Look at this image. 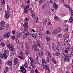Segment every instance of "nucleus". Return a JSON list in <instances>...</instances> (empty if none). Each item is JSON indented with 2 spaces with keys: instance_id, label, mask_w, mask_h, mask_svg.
I'll return each instance as SVG.
<instances>
[{
  "instance_id": "obj_31",
  "label": "nucleus",
  "mask_w": 73,
  "mask_h": 73,
  "mask_svg": "<svg viewBox=\"0 0 73 73\" xmlns=\"http://www.w3.org/2000/svg\"><path fill=\"white\" fill-rule=\"evenodd\" d=\"M67 46L68 50H70V49L71 48V47H70V44H68Z\"/></svg>"
},
{
  "instance_id": "obj_21",
  "label": "nucleus",
  "mask_w": 73,
  "mask_h": 73,
  "mask_svg": "<svg viewBox=\"0 0 73 73\" xmlns=\"http://www.w3.org/2000/svg\"><path fill=\"white\" fill-rule=\"evenodd\" d=\"M57 32L56 29H55L52 32V33L53 35H56L57 34Z\"/></svg>"
},
{
  "instance_id": "obj_10",
  "label": "nucleus",
  "mask_w": 73,
  "mask_h": 73,
  "mask_svg": "<svg viewBox=\"0 0 73 73\" xmlns=\"http://www.w3.org/2000/svg\"><path fill=\"white\" fill-rule=\"evenodd\" d=\"M36 35L38 37H39L40 38H41L42 36V34L41 32L38 31L36 33Z\"/></svg>"
},
{
  "instance_id": "obj_39",
  "label": "nucleus",
  "mask_w": 73,
  "mask_h": 73,
  "mask_svg": "<svg viewBox=\"0 0 73 73\" xmlns=\"http://www.w3.org/2000/svg\"><path fill=\"white\" fill-rule=\"evenodd\" d=\"M44 1H45V0H41L39 1V3L40 4H42V3H43Z\"/></svg>"
},
{
  "instance_id": "obj_2",
  "label": "nucleus",
  "mask_w": 73,
  "mask_h": 73,
  "mask_svg": "<svg viewBox=\"0 0 73 73\" xmlns=\"http://www.w3.org/2000/svg\"><path fill=\"white\" fill-rule=\"evenodd\" d=\"M70 10V11L71 12V14L72 17H70V19L69 20V22H70L71 23H72L73 22V18L72 17H73V10L72 9H71Z\"/></svg>"
},
{
  "instance_id": "obj_62",
  "label": "nucleus",
  "mask_w": 73,
  "mask_h": 73,
  "mask_svg": "<svg viewBox=\"0 0 73 73\" xmlns=\"http://www.w3.org/2000/svg\"><path fill=\"white\" fill-rule=\"evenodd\" d=\"M31 71V73H35V72L34 70H32Z\"/></svg>"
},
{
  "instance_id": "obj_25",
  "label": "nucleus",
  "mask_w": 73,
  "mask_h": 73,
  "mask_svg": "<svg viewBox=\"0 0 73 73\" xmlns=\"http://www.w3.org/2000/svg\"><path fill=\"white\" fill-rule=\"evenodd\" d=\"M58 33H60L61 32V29L60 28H57L56 29Z\"/></svg>"
},
{
  "instance_id": "obj_64",
  "label": "nucleus",
  "mask_w": 73,
  "mask_h": 73,
  "mask_svg": "<svg viewBox=\"0 0 73 73\" xmlns=\"http://www.w3.org/2000/svg\"><path fill=\"white\" fill-rule=\"evenodd\" d=\"M38 22V20L37 19H36L35 20V23H36Z\"/></svg>"
},
{
  "instance_id": "obj_28",
  "label": "nucleus",
  "mask_w": 73,
  "mask_h": 73,
  "mask_svg": "<svg viewBox=\"0 0 73 73\" xmlns=\"http://www.w3.org/2000/svg\"><path fill=\"white\" fill-rule=\"evenodd\" d=\"M68 56V55H66V54L64 53L63 54H62V57H66Z\"/></svg>"
},
{
  "instance_id": "obj_34",
  "label": "nucleus",
  "mask_w": 73,
  "mask_h": 73,
  "mask_svg": "<svg viewBox=\"0 0 73 73\" xmlns=\"http://www.w3.org/2000/svg\"><path fill=\"white\" fill-rule=\"evenodd\" d=\"M52 61L54 63V64H56V60H55V59L54 58H53L52 59Z\"/></svg>"
},
{
  "instance_id": "obj_36",
  "label": "nucleus",
  "mask_w": 73,
  "mask_h": 73,
  "mask_svg": "<svg viewBox=\"0 0 73 73\" xmlns=\"http://www.w3.org/2000/svg\"><path fill=\"white\" fill-rule=\"evenodd\" d=\"M64 37L66 40V38H69V35H68V34H66L64 35Z\"/></svg>"
},
{
  "instance_id": "obj_42",
  "label": "nucleus",
  "mask_w": 73,
  "mask_h": 73,
  "mask_svg": "<svg viewBox=\"0 0 73 73\" xmlns=\"http://www.w3.org/2000/svg\"><path fill=\"white\" fill-rule=\"evenodd\" d=\"M18 58H19L21 60H23L24 58H23V57L21 56H18Z\"/></svg>"
},
{
  "instance_id": "obj_22",
  "label": "nucleus",
  "mask_w": 73,
  "mask_h": 73,
  "mask_svg": "<svg viewBox=\"0 0 73 73\" xmlns=\"http://www.w3.org/2000/svg\"><path fill=\"white\" fill-rule=\"evenodd\" d=\"M64 5L65 7H66V8H68V9H69V11H70V10L71 9V8H70V7H69V5H67L65 4H64Z\"/></svg>"
},
{
  "instance_id": "obj_6",
  "label": "nucleus",
  "mask_w": 73,
  "mask_h": 73,
  "mask_svg": "<svg viewBox=\"0 0 73 73\" xmlns=\"http://www.w3.org/2000/svg\"><path fill=\"white\" fill-rule=\"evenodd\" d=\"M9 36H10V32H9L7 33H5L3 35V37L5 38H9Z\"/></svg>"
},
{
  "instance_id": "obj_29",
  "label": "nucleus",
  "mask_w": 73,
  "mask_h": 73,
  "mask_svg": "<svg viewBox=\"0 0 73 73\" xmlns=\"http://www.w3.org/2000/svg\"><path fill=\"white\" fill-rule=\"evenodd\" d=\"M1 46H2V47H4V46H5V45L4 42H1Z\"/></svg>"
},
{
  "instance_id": "obj_48",
  "label": "nucleus",
  "mask_w": 73,
  "mask_h": 73,
  "mask_svg": "<svg viewBox=\"0 0 73 73\" xmlns=\"http://www.w3.org/2000/svg\"><path fill=\"white\" fill-rule=\"evenodd\" d=\"M27 65H28V63H27L25 62V64L24 66H25V68H27L28 67V66H27Z\"/></svg>"
},
{
  "instance_id": "obj_16",
  "label": "nucleus",
  "mask_w": 73,
  "mask_h": 73,
  "mask_svg": "<svg viewBox=\"0 0 73 73\" xmlns=\"http://www.w3.org/2000/svg\"><path fill=\"white\" fill-rule=\"evenodd\" d=\"M25 49H26L27 50H28L29 49V46L27 43H25Z\"/></svg>"
},
{
  "instance_id": "obj_33",
  "label": "nucleus",
  "mask_w": 73,
  "mask_h": 73,
  "mask_svg": "<svg viewBox=\"0 0 73 73\" xmlns=\"http://www.w3.org/2000/svg\"><path fill=\"white\" fill-rule=\"evenodd\" d=\"M54 19L55 20H56V21H58L60 20V19L56 16L54 17Z\"/></svg>"
},
{
  "instance_id": "obj_40",
  "label": "nucleus",
  "mask_w": 73,
  "mask_h": 73,
  "mask_svg": "<svg viewBox=\"0 0 73 73\" xmlns=\"http://www.w3.org/2000/svg\"><path fill=\"white\" fill-rule=\"evenodd\" d=\"M62 34H59L58 35V37L60 38L62 37Z\"/></svg>"
},
{
  "instance_id": "obj_56",
  "label": "nucleus",
  "mask_w": 73,
  "mask_h": 73,
  "mask_svg": "<svg viewBox=\"0 0 73 73\" xmlns=\"http://www.w3.org/2000/svg\"><path fill=\"white\" fill-rule=\"evenodd\" d=\"M47 22V20H45L43 22L44 25H45L46 24V23Z\"/></svg>"
},
{
  "instance_id": "obj_27",
  "label": "nucleus",
  "mask_w": 73,
  "mask_h": 73,
  "mask_svg": "<svg viewBox=\"0 0 73 73\" xmlns=\"http://www.w3.org/2000/svg\"><path fill=\"white\" fill-rule=\"evenodd\" d=\"M35 64H36V62H34V63H32V67L34 69H35Z\"/></svg>"
},
{
  "instance_id": "obj_32",
  "label": "nucleus",
  "mask_w": 73,
  "mask_h": 73,
  "mask_svg": "<svg viewBox=\"0 0 73 73\" xmlns=\"http://www.w3.org/2000/svg\"><path fill=\"white\" fill-rule=\"evenodd\" d=\"M30 15H31V16H32L33 19H34V18H35V14H34V13H33V12L31 13Z\"/></svg>"
},
{
  "instance_id": "obj_11",
  "label": "nucleus",
  "mask_w": 73,
  "mask_h": 73,
  "mask_svg": "<svg viewBox=\"0 0 73 73\" xmlns=\"http://www.w3.org/2000/svg\"><path fill=\"white\" fill-rule=\"evenodd\" d=\"M5 18H9V12H5Z\"/></svg>"
},
{
  "instance_id": "obj_18",
  "label": "nucleus",
  "mask_w": 73,
  "mask_h": 73,
  "mask_svg": "<svg viewBox=\"0 0 73 73\" xmlns=\"http://www.w3.org/2000/svg\"><path fill=\"white\" fill-rule=\"evenodd\" d=\"M1 3L2 6H4L5 4V0H1Z\"/></svg>"
},
{
  "instance_id": "obj_37",
  "label": "nucleus",
  "mask_w": 73,
  "mask_h": 73,
  "mask_svg": "<svg viewBox=\"0 0 73 73\" xmlns=\"http://www.w3.org/2000/svg\"><path fill=\"white\" fill-rule=\"evenodd\" d=\"M48 54L49 57H52V54L50 53V52L49 51L48 52Z\"/></svg>"
},
{
  "instance_id": "obj_15",
  "label": "nucleus",
  "mask_w": 73,
  "mask_h": 73,
  "mask_svg": "<svg viewBox=\"0 0 73 73\" xmlns=\"http://www.w3.org/2000/svg\"><path fill=\"white\" fill-rule=\"evenodd\" d=\"M12 61L9 60H8L6 64H7V65H9V66H12Z\"/></svg>"
},
{
  "instance_id": "obj_5",
  "label": "nucleus",
  "mask_w": 73,
  "mask_h": 73,
  "mask_svg": "<svg viewBox=\"0 0 73 73\" xmlns=\"http://www.w3.org/2000/svg\"><path fill=\"white\" fill-rule=\"evenodd\" d=\"M7 46L8 48H9V50L10 51H13V50H15V48L13 47V45H10L9 44H8Z\"/></svg>"
},
{
  "instance_id": "obj_41",
  "label": "nucleus",
  "mask_w": 73,
  "mask_h": 73,
  "mask_svg": "<svg viewBox=\"0 0 73 73\" xmlns=\"http://www.w3.org/2000/svg\"><path fill=\"white\" fill-rule=\"evenodd\" d=\"M68 30L69 29H68V27L67 28H66L64 30V32L66 33L68 32Z\"/></svg>"
},
{
  "instance_id": "obj_55",
  "label": "nucleus",
  "mask_w": 73,
  "mask_h": 73,
  "mask_svg": "<svg viewBox=\"0 0 73 73\" xmlns=\"http://www.w3.org/2000/svg\"><path fill=\"white\" fill-rule=\"evenodd\" d=\"M19 53L21 55H23V52L22 51H20L19 52Z\"/></svg>"
},
{
  "instance_id": "obj_7",
  "label": "nucleus",
  "mask_w": 73,
  "mask_h": 73,
  "mask_svg": "<svg viewBox=\"0 0 73 73\" xmlns=\"http://www.w3.org/2000/svg\"><path fill=\"white\" fill-rule=\"evenodd\" d=\"M36 46H38L37 45H35V46H32V50H33V51H37V52H38V51H39V48H37Z\"/></svg>"
},
{
  "instance_id": "obj_45",
  "label": "nucleus",
  "mask_w": 73,
  "mask_h": 73,
  "mask_svg": "<svg viewBox=\"0 0 73 73\" xmlns=\"http://www.w3.org/2000/svg\"><path fill=\"white\" fill-rule=\"evenodd\" d=\"M21 45H22L21 49H22V50H24V47L23 46V43H22V44H21Z\"/></svg>"
},
{
  "instance_id": "obj_47",
  "label": "nucleus",
  "mask_w": 73,
  "mask_h": 73,
  "mask_svg": "<svg viewBox=\"0 0 73 73\" xmlns=\"http://www.w3.org/2000/svg\"><path fill=\"white\" fill-rule=\"evenodd\" d=\"M11 39L12 40H15V35L13 36L11 38Z\"/></svg>"
},
{
  "instance_id": "obj_13",
  "label": "nucleus",
  "mask_w": 73,
  "mask_h": 73,
  "mask_svg": "<svg viewBox=\"0 0 73 73\" xmlns=\"http://www.w3.org/2000/svg\"><path fill=\"white\" fill-rule=\"evenodd\" d=\"M54 8L55 10H57V8L58 7V6L56 4V3H53L52 5Z\"/></svg>"
},
{
  "instance_id": "obj_35",
  "label": "nucleus",
  "mask_w": 73,
  "mask_h": 73,
  "mask_svg": "<svg viewBox=\"0 0 73 73\" xmlns=\"http://www.w3.org/2000/svg\"><path fill=\"white\" fill-rule=\"evenodd\" d=\"M37 45L38 46L39 48H41L40 44V41H39V40H37Z\"/></svg>"
},
{
  "instance_id": "obj_9",
  "label": "nucleus",
  "mask_w": 73,
  "mask_h": 73,
  "mask_svg": "<svg viewBox=\"0 0 73 73\" xmlns=\"http://www.w3.org/2000/svg\"><path fill=\"white\" fill-rule=\"evenodd\" d=\"M28 23H25L23 25L24 27V30L25 31H27V30L28 29Z\"/></svg>"
},
{
  "instance_id": "obj_26",
  "label": "nucleus",
  "mask_w": 73,
  "mask_h": 73,
  "mask_svg": "<svg viewBox=\"0 0 73 73\" xmlns=\"http://www.w3.org/2000/svg\"><path fill=\"white\" fill-rule=\"evenodd\" d=\"M5 27V26H4V25H3V24H2V25L1 26V27H0V30H3V29H4Z\"/></svg>"
},
{
  "instance_id": "obj_57",
  "label": "nucleus",
  "mask_w": 73,
  "mask_h": 73,
  "mask_svg": "<svg viewBox=\"0 0 73 73\" xmlns=\"http://www.w3.org/2000/svg\"><path fill=\"white\" fill-rule=\"evenodd\" d=\"M15 41L17 43H19V40L18 39L15 40Z\"/></svg>"
},
{
  "instance_id": "obj_20",
  "label": "nucleus",
  "mask_w": 73,
  "mask_h": 73,
  "mask_svg": "<svg viewBox=\"0 0 73 73\" xmlns=\"http://www.w3.org/2000/svg\"><path fill=\"white\" fill-rule=\"evenodd\" d=\"M64 61H66V62H68L69 57H68V56H67L65 57L64 59Z\"/></svg>"
},
{
  "instance_id": "obj_38",
  "label": "nucleus",
  "mask_w": 73,
  "mask_h": 73,
  "mask_svg": "<svg viewBox=\"0 0 73 73\" xmlns=\"http://www.w3.org/2000/svg\"><path fill=\"white\" fill-rule=\"evenodd\" d=\"M29 69H30V70L31 71L33 70V68L32 67V65H31L29 66Z\"/></svg>"
},
{
  "instance_id": "obj_23",
  "label": "nucleus",
  "mask_w": 73,
  "mask_h": 73,
  "mask_svg": "<svg viewBox=\"0 0 73 73\" xmlns=\"http://www.w3.org/2000/svg\"><path fill=\"white\" fill-rule=\"evenodd\" d=\"M64 52L65 54H66V55H68V50L67 49H65V50H64Z\"/></svg>"
},
{
  "instance_id": "obj_1",
  "label": "nucleus",
  "mask_w": 73,
  "mask_h": 73,
  "mask_svg": "<svg viewBox=\"0 0 73 73\" xmlns=\"http://www.w3.org/2000/svg\"><path fill=\"white\" fill-rule=\"evenodd\" d=\"M42 61L43 62L42 63V65H44L43 68H45V69H46V70H49V68L48 65H45V64H46V61L44 59H42Z\"/></svg>"
},
{
  "instance_id": "obj_46",
  "label": "nucleus",
  "mask_w": 73,
  "mask_h": 73,
  "mask_svg": "<svg viewBox=\"0 0 73 73\" xmlns=\"http://www.w3.org/2000/svg\"><path fill=\"white\" fill-rule=\"evenodd\" d=\"M21 33H19L17 35V36L19 38H20L21 37Z\"/></svg>"
},
{
  "instance_id": "obj_3",
  "label": "nucleus",
  "mask_w": 73,
  "mask_h": 73,
  "mask_svg": "<svg viewBox=\"0 0 73 73\" xmlns=\"http://www.w3.org/2000/svg\"><path fill=\"white\" fill-rule=\"evenodd\" d=\"M0 57L1 58H5V59H7L8 57V56L4 53H3V54H2V53H1L0 54Z\"/></svg>"
},
{
  "instance_id": "obj_52",
  "label": "nucleus",
  "mask_w": 73,
  "mask_h": 73,
  "mask_svg": "<svg viewBox=\"0 0 73 73\" xmlns=\"http://www.w3.org/2000/svg\"><path fill=\"white\" fill-rule=\"evenodd\" d=\"M24 21H28L29 19L28 18H27L25 19L24 20Z\"/></svg>"
},
{
  "instance_id": "obj_61",
  "label": "nucleus",
  "mask_w": 73,
  "mask_h": 73,
  "mask_svg": "<svg viewBox=\"0 0 73 73\" xmlns=\"http://www.w3.org/2000/svg\"><path fill=\"white\" fill-rule=\"evenodd\" d=\"M62 5H65V2L64 1H63V2H62Z\"/></svg>"
},
{
  "instance_id": "obj_14",
  "label": "nucleus",
  "mask_w": 73,
  "mask_h": 73,
  "mask_svg": "<svg viewBox=\"0 0 73 73\" xmlns=\"http://www.w3.org/2000/svg\"><path fill=\"white\" fill-rule=\"evenodd\" d=\"M19 62V60L17 58H15L14 59V65H16L17 62Z\"/></svg>"
},
{
  "instance_id": "obj_58",
  "label": "nucleus",
  "mask_w": 73,
  "mask_h": 73,
  "mask_svg": "<svg viewBox=\"0 0 73 73\" xmlns=\"http://www.w3.org/2000/svg\"><path fill=\"white\" fill-rule=\"evenodd\" d=\"M49 33H50L49 31H46V33L47 35H49Z\"/></svg>"
},
{
  "instance_id": "obj_53",
  "label": "nucleus",
  "mask_w": 73,
  "mask_h": 73,
  "mask_svg": "<svg viewBox=\"0 0 73 73\" xmlns=\"http://www.w3.org/2000/svg\"><path fill=\"white\" fill-rule=\"evenodd\" d=\"M46 61L47 62H49L50 61L49 59V58L48 57H47L46 59Z\"/></svg>"
},
{
  "instance_id": "obj_24",
  "label": "nucleus",
  "mask_w": 73,
  "mask_h": 73,
  "mask_svg": "<svg viewBox=\"0 0 73 73\" xmlns=\"http://www.w3.org/2000/svg\"><path fill=\"white\" fill-rule=\"evenodd\" d=\"M29 59L31 61V63H32V64L35 62H34V60L33 59V58H32L31 57H30Z\"/></svg>"
},
{
  "instance_id": "obj_54",
  "label": "nucleus",
  "mask_w": 73,
  "mask_h": 73,
  "mask_svg": "<svg viewBox=\"0 0 73 73\" xmlns=\"http://www.w3.org/2000/svg\"><path fill=\"white\" fill-rule=\"evenodd\" d=\"M32 37L34 38H36V35L34 34H33L32 35Z\"/></svg>"
},
{
  "instance_id": "obj_59",
  "label": "nucleus",
  "mask_w": 73,
  "mask_h": 73,
  "mask_svg": "<svg viewBox=\"0 0 73 73\" xmlns=\"http://www.w3.org/2000/svg\"><path fill=\"white\" fill-rule=\"evenodd\" d=\"M35 60L36 62H38V57L37 56L36 57V58L35 59Z\"/></svg>"
},
{
  "instance_id": "obj_51",
  "label": "nucleus",
  "mask_w": 73,
  "mask_h": 73,
  "mask_svg": "<svg viewBox=\"0 0 73 73\" xmlns=\"http://www.w3.org/2000/svg\"><path fill=\"white\" fill-rule=\"evenodd\" d=\"M7 10L8 11H10V8H9V6H8V5H7Z\"/></svg>"
},
{
  "instance_id": "obj_49",
  "label": "nucleus",
  "mask_w": 73,
  "mask_h": 73,
  "mask_svg": "<svg viewBox=\"0 0 73 73\" xmlns=\"http://www.w3.org/2000/svg\"><path fill=\"white\" fill-rule=\"evenodd\" d=\"M10 54H11V56H13V54H14V52H10Z\"/></svg>"
},
{
  "instance_id": "obj_19",
  "label": "nucleus",
  "mask_w": 73,
  "mask_h": 73,
  "mask_svg": "<svg viewBox=\"0 0 73 73\" xmlns=\"http://www.w3.org/2000/svg\"><path fill=\"white\" fill-rule=\"evenodd\" d=\"M24 13L25 14H28V9L26 8H25L24 9Z\"/></svg>"
},
{
  "instance_id": "obj_30",
  "label": "nucleus",
  "mask_w": 73,
  "mask_h": 73,
  "mask_svg": "<svg viewBox=\"0 0 73 73\" xmlns=\"http://www.w3.org/2000/svg\"><path fill=\"white\" fill-rule=\"evenodd\" d=\"M4 52L6 54H8L9 53V52L8 51V50H4Z\"/></svg>"
},
{
  "instance_id": "obj_50",
  "label": "nucleus",
  "mask_w": 73,
  "mask_h": 73,
  "mask_svg": "<svg viewBox=\"0 0 73 73\" xmlns=\"http://www.w3.org/2000/svg\"><path fill=\"white\" fill-rule=\"evenodd\" d=\"M60 52H56V56H60Z\"/></svg>"
},
{
  "instance_id": "obj_4",
  "label": "nucleus",
  "mask_w": 73,
  "mask_h": 73,
  "mask_svg": "<svg viewBox=\"0 0 73 73\" xmlns=\"http://www.w3.org/2000/svg\"><path fill=\"white\" fill-rule=\"evenodd\" d=\"M20 69L21 70H19V71L21 72H22L23 73H26L27 72V71L24 66H21Z\"/></svg>"
},
{
  "instance_id": "obj_12",
  "label": "nucleus",
  "mask_w": 73,
  "mask_h": 73,
  "mask_svg": "<svg viewBox=\"0 0 73 73\" xmlns=\"http://www.w3.org/2000/svg\"><path fill=\"white\" fill-rule=\"evenodd\" d=\"M29 34V32H27L26 33H25L23 36V38L25 39L26 38H27Z\"/></svg>"
},
{
  "instance_id": "obj_17",
  "label": "nucleus",
  "mask_w": 73,
  "mask_h": 73,
  "mask_svg": "<svg viewBox=\"0 0 73 73\" xmlns=\"http://www.w3.org/2000/svg\"><path fill=\"white\" fill-rule=\"evenodd\" d=\"M38 55L40 56H42L43 55V52L41 51H40L38 52Z\"/></svg>"
},
{
  "instance_id": "obj_63",
  "label": "nucleus",
  "mask_w": 73,
  "mask_h": 73,
  "mask_svg": "<svg viewBox=\"0 0 73 73\" xmlns=\"http://www.w3.org/2000/svg\"><path fill=\"white\" fill-rule=\"evenodd\" d=\"M16 48L17 49H20V47H19L18 46H16Z\"/></svg>"
},
{
  "instance_id": "obj_44",
  "label": "nucleus",
  "mask_w": 73,
  "mask_h": 73,
  "mask_svg": "<svg viewBox=\"0 0 73 73\" xmlns=\"http://www.w3.org/2000/svg\"><path fill=\"white\" fill-rule=\"evenodd\" d=\"M46 40L47 41H50V40H51V38H50L49 37H46Z\"/></svg>"
},
{
  "instance_id": "obj_8",
  "label": "nucleus",
  "mask_w": 73,
  "mask_h": 73,
  "mask_svg": "<svg viewBox=\"0 0 73 73\" xmlns=\"http://www.w3.org/2000/svg\"><path fill=\"white\" fill-rule=\"evenodd\" d=\"M55 50L56 51H58L59 52L61 50V47H60V46L58 45L56 46L55 47Z\"/></svg>"
},
{
  "instance_id": "obj_43",
  "label": "nucleus",
  "mask_w": 73,
  "mask_h": 73,
  "mask_svg": "<svg viewBox=\"0 0 73 73\" xmlns=\"http://www.w3.org/2000/svg\"><path fill=\"white\" fill-rule=\"evenodd\" d=\"M2 24L4 25L5 24V22L4 21H2L1 23H0V26L2 25Z\"/></svg>"
},
{
  "instance_id": "obj_60",
  "label": "nucleus",
  "mask_w": 73,
  "mask_h": 73,
  "mask_svg": "<svg viewBox=\"0 0 73 73\" xmlns=\"http://www.w3.org/2000/svg\"><path fill=\"white\" fill-rule=\"evenodd\" d=\"M33 10L32 9V8H31L30 9V12L31 13H32V12H33Z\"/></svg>"
}]
</instances>
